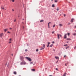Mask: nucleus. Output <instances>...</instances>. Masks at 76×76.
I'll list each match as a JSON object with an SVG mask.
<instances>
[{
    "mask_svg": "<svg viewBox=\"0 0 76 76\" xmlns=\"http://www.w3.org/2000/svg\"><path fill=\"white\" fill-rule=\"evenodd\" d=\"M45 46L44 44L43 45V47H41V48H40V50H43L45 48Z\"/></svg>",
    "mask_w": 76,
    "mask_h": 76,
    "instance_id": "nucleus-1",
    "label": "nucleus"
},
{
    "mask_svg": "<svg viewBox=\"0 0 76 76\" xmlns=\"http://www.w3.org/2000/svg\"><path fill=\"white\" fill-rule=\"evenodd\" d=\"M26 59H27V60H28L29 61H31L32 60H31V58H30L26 57Z\"/></svg>",
    "mask_w": 76,
    "mask_h": 76,
    "instance_id": "nucleus-2",
    "label": "nucleus"
},
{
    "mask_svg": "<svg viewBox=\"0 0 76 76\" xmlns=\"http://www.w3.org/2000/svg\"><path fill=\"white\" fill-rule=\"evenodd\" d=\"M57 36L58 39H60V37H61V34L59 35L58 34H57Z\"/></svg>",
    "mask_w": 76,
    "mask_h": 76,
    "instance_id": "nucleus-3",
    "label": "nucleus"
},
{
    "mask_svg": "<svg viewBox=\"0 0 76 76\" xmlns=\"http://www.w3.org/2000/svg\"><path fill=\"white\" fill-rule=\"evenodd\" d=\"M26 64V62H22L20 63L21 65H22L23 64L25 65Z\"/></svg>",
    "mask_w": 76,
    "mask_h": 76,
    "instance_id": "nucleus-4",
    "label": "nucleus"
},
{
    "mask_svg": "<svg viewBox=\"0 0 76 76\" xmlns=\"http://www.w3.org/2000/svg\"><path fill=\"white\" fill-rule=\"evenodd\" d=\"M20 60L21 61H22L23 60V56H20Z\"/></svg>",
    "mask_w": 76,
    "mask_h": 76,
    "instance_id": "nucleus-5",
    "label": "nucleus"
},
{
    "mask_svg": "<svg viewBox=\"0 0 76 76\" xmlns=\"http://www.w3.org/2000/svg\"><path fill=\"white\" fill-rule=\"evenodd\" d=\"M50 23H51V22H49L48 24V28H50V24H50Z\"/></svg>",
    "mask_w": 76,
    "mask_h": 76,
    "instance_id": "nucleus-6",
    "label": "nucleus"
},
{
    "mask_svg": "<svg viewBox=\"0 0 76 76\" xmlns=\"http://www.w3.org/2000/svg\"><path fill=\"white\" fill-rule=\"evenodd\" d=\"M66 35H67L66 34H65L64 36V38H66L67 36H66Z\"/></svg>",
    "mask_w": 76,
    "mask_h": 76,
    "instance_id": "nucleus-7",
    "label": "nucleus"
},
{
    "mask_svg": "<svg viewBox=\"0 0 76 76\" xmlns=\"http://www.w3.org/2000/svg\"><path fill=\"white\" fill-rule=\"evenodd\" d=\"M0 36L1 37H2V36H3V34L2 33L1 34H0Z\"/></svg>",
    "mask_w": 76,
    "mask_h": 76,
    "instance_id": "nucleus-8",
    "label": "nucleus"
},
{
    "mask_svg": "<svg viewBox=\"0 0 76 76\" xmlns=\"http://www.w3.org/2000/svg\"><path fill=\"white\" fill-rule=\"evenodd\" d=\"M1 8L2 9H3V10H4V7L3 6H1Z\"/></svg>",
    "mask_w": 76,
    "mask_h": 76,
    "instance_id": "nucleus-9",
    "label": "nucleus"
},
{
    "mask_svg": "<svg viewBox=\"0 0 76 76\" xmlns=\"http://www.w3.org/2000/svg\"><path fill=\"white\" fill-rule=\"evenodd\" d=\"M59 26H63V25L61 23L59 24Z\"/></svg>",
    "mask_w": 76,
    "mask_h": 76,
    "instance_id": "nucleus-10",
    "label": "nucleus"
},
{
    "mask_svg": "<svg viewBox=\"0 0 76 76\" xmlns=\"http://www.w3.org/2000/svg\"><path fill=\"white\" fill-rule=\"evenodd\" d=\"M73 20H74V19L72 18L71 19V22H73Z\"/></svg>",
    "mask_w": 76,
    "mask_h": 76,
    "instance_id": "nucleus-11",
    "label": "nucleus"
},
{
    "mask_svg": "<svg viewBox=\"0 0 76 76\" xmlns=\"http://www.w3.org/2000/svg\"><path fill=\"white\" fill-rule=\"evenodd\" d=\"M7 31H8V29L7 28L5 29L4 30V31L5 32H6Z\"/></svg>",
    "mask_w": 76,
    "mask_h": 76,
    "instance_id": "nucleus-12",
    "label": "nucleus"
},
{
    "mask_svg": "<svg viewBox=\"0 0 76 76\" xmlns=\"http://www.w3.org/2000/svg\"><path fill=\"white\" fill-rule=\"evenodd\" d=\"M55 58H56V59H59V58H58V56H56L55 57Z\"/></svg>",
    "mask_w": 76,
    "mask_h": 76,
    "instance_id": "nucleus-13",
    "label": "nucleus"
},
{
    "mask_svg": "<svg viewBox=\"0 0 76 76\" xmlns=\"http://www.w3.org/2000/svg\"><path fill=\"white\" fill-rule=\"evenodd\" d=\"M50 44V42H48V45H47V47H49V45Z\"/></svg>",
    "mask_w": 76,
    "mask_h": 76,
    "instance_id": "nucleus-14",
    "label": "nucleus"
},
{
    "mask_svg": "<svg viewBox=\"0 0 76 76\" xmlns=\"http://www.w3.org/2000/svg\"><path fill=\"white\" fill-rule=\"evenodd\" d=\"M67 40H68L69 41H70L71 40V39H70V38H68L66 39Z\"/></svg>",
    "mask_w": 76,
    "mask_h": 76,
    "instance_id": "nucleus-15",
    "label": "nucleus"
},
{
    "mask_svg": "<svg viewBox=\"0 0 76 76\" xmlns=\"http://www.w3.org/2000/svg\"><path fill=\"white\" fill-rule=\"evenodd\" d=\"M66 73H65L62 76H66Z\"/></svg>",
    "mask_w": 76,
    "mask_h": 76,
    "instance_id": "nucleus-16",
    "label": "nucleus"
},
{
    "mask_svg": "<svg viewBox=\"0 0 76 76\" xmlns=\"http://www.w3.org/2000/svg\"><path fill=\"white\" fill-rule=\"evenodd\" d=\"M31 70H32V71H33V72H34V71H35V69H31Z\"/></svg>",
    "mask_w": 76,
    "mask_h": 76,
    "instance_id": "nucleus-17",
    "label": "nucleus"
},
{
    "mask_svg": "<svg viewBox=\"0 0 76 76\" xmlns=\"http://www.w3.org/2000/svg\"><path fill=\"white\" fill-rule=\"evenodd\" d=\"M52 7H55V6L54 5V4H53Z\"/></svg>",
    "mask_w": 76,
    "mask_h": 76,
    "instance_id": "nucleus-18",
    "label": "nucleus"
},
{
    "mask_svg": "<svg viewBox=\"0 0 76 76\" xmlns=\"http://www.w3.org/2000/svg\"><path fill=\"white\" fill-rule=\"evenodd\" d=\"M53 45L51 44L49 46V47H53Z\"/></svg>",
    "mask_w": 76,
    "mask_h": 76,
    "instance_id": "nucleus-19",
    "label": "nucleus"
},
{
    "mask_svg": "<svg viewBox=\"0 0 76 76\" xmlns=\"http://www.w3.org/2000/svg\"><path fill=\"white\" fill-rule=\"evenodd\" d=\"M14 75H16L17 73H16V72H14Z\"/></svg>",
    "mask_w": 76,
    "mask_h": 76,
    "instance_id": "nucleus-20",
    "label": "nucleus"
},
{
    "mask_svg": "<svg viewBox=\"0 0 76 76\" xmlns=\"http://www.w3.org/2000/svg\"><path fill=\"white\" fill-rule=\"evenodd\" d=\"M40 22H44V20H41L40 21Z\"/></svg>",
    "mask_w": 76,
    "mask_h": 76,
    "instance_id": "nucleus-21",
    "label": "nucleus"
},
{
    "mask_svg": "<svg viewBox=\"0 0 76 76\" xmlns=\"http://www.w3.org/2000/svg\"><path fill=\"white\" fill-rule=\"evenodd\" d=\"M64 47H67V45L66 44V45H64Z\"/></svg>",
    "mask_w": 76,
    "mask_h": 76,
    "instance_id": "nucleus-22",
    "label": "nucleus"
},
{
    "mask_svg": "<svg viewBox=\"0 0 76 76\" xmlns=\"http://www.w3.org/2000/svg\"><path fill=\"white\" fill-rule=\"evenodd\" d=\"M57 1H57V0H55V3H57Z\"/></svg>",
    "mask_w": 76,
    "mask_h": 76,
    "instance_id": "nucleus-23",
    "label": "nucleus"
},
{
    "mask_svg": "<svg viewBox=\"0 0 76 76\" xmlns=\"http://www.w3.org/2000/svg\"><path fill=\"white\" fill-rule=\"evenodd\" d=\"M73 35H76V33H74L73 34Z\"/></svg>",
    "mask_w": 76,
    "mask_h": 76,
    "instance_id": "nucleus-24",
    "label": "nucleus"
},
{
    "mask_svg": "<svg viewBox=\"0 0 76 76\" xmlns=\"http://www.w3.org/2000/svg\"><path fill=\"white\" fill-rule=\"evenodd\" d=\"M55 26H56V25H53V28H54V27H55Z\"/></svg>",
    "mask_w": 76,
    "mask_h": 76,
    "instance_id": "nucleus-25",
    "label": "nucleus"
},
{
    "mask_svg": "<svg viewBox=\"0 0 76 76\" xmlns=\"http://www.w3.org/2000/svg\"><path fill=\"white\" fill-rule=\"evenodd\" d=\"M68 36H69V35H70V33H68Z\"/></svg>",
    "mask_w": 76,
    "mask_h": 76,
    "instance_id": "nucleus-26",
    "label": "nucleus"
},
{
    "mask_svg": "<svg viewBox=\"0 0 76 76\" xmlns=\"http://www.w3.org/2000/svg\"><path fill=\"white\" fill-rule=\"evenodd\" d=\"M11 1L12 2H14L15 1V0H11Z\"/></svg>",
    "mask_w": 76,
    "mask_h": 76,
    "instance_id": "nucleus-27",
    "label": "nucleus"
},
{
    "mask_svg": "<svg viewBox=\"0 0 76 76\" xmlns=\"http://www.w3.org/2000/svg\"><path fill=\"white\" fill-rule=\"evenodd\" d=\"M52 44H54V42L53 41L52 42Z\"/></svg>",
    "mask_w": 76,
    "mask_h": 76,
    "instance_id": "nucleus-28",
    "label": "nucleus"
},
{
    "mask_svg": "<svg viewBox=\"0 0 76 76\" xmlns=\"http://www.w3.org/2000/svg\"><path fill=\"white\" fill-rule=\"evenodd\" d=\"M36 51H38V49H37L36 50Z\"/></svg>",
    "mask_w": 76,
    "mask_h": 76,
    "instance_id": "nucleus-29",
    "label": "nucleus"
},
{
    "mask_svg": "<svg viewBox=\"0 0 76 76\" xmlns=\"http://www.w3.org/2000/svg\"><path fill=\"white\" fill-rule=\"evenodd\" d=\"M57 11H58V10H59V9H58H58H57Z\"/></svg>",
    "mask_w": 76,
    "mask_h": 76,
    "instance_id": "nucleus-30",
    "label": "nucleus"
},
{
    "mask_svg": "<svg viewBox=\"0 0 76 76\" xmlns=\"http://www.w3.org/2000/svg\"><path fill=\"white\" fill-rule=\"evenodd\" d=\"M56 70H58V68H56Z\"/></svg>",
    "mask_w": 76,
    "mask_h": 76,
    "instance_id": "nucleus-31",
    "label": "nucleus"
},
{
    "mask_svg": "<svg viewBox=\"0 0 76 76\" xmlns=\"http://www.w3.org/2000/svg\"><path fill=\"white\" fill-rule=\"evenodd\" d=\"M12 12H14V11H15V10H13V9H12Z\"/></svg>",
    "mask_w": 76,
    "mask_h": 76,
    "instance_id": "nucleus-32",
    "label": "nucleus"
},
{
    "mask_svg": "<svg viewBox=\"0 0 76 76\" xmlns=\"http://www.w3.org/2000/svg\"><path fill=\"white\" fill-rule=\"evenodd\" d=\"M7 33H9V34H10V32H9V31H8Z\"/></svg>",
    "mask_w": 76,
    "mask_h": 76,
    "instance_id": "nucleus-33",
    "label": "nucleus"
},
{
    "mask_svg": "<svg viewBox=\"0 0 76 76\" xmlns=\"http://www.w3.org/2000/svg\"><path fill=\"white\" fill-rule=\"evenodd\" d=\"M33 64V62H31V63H30V64Z\"/></svg>",
    "mask_w": 76,
    "mask_h": 76,
    "instance_id": "nucleus-34",
    "label": "nucleus"
},
{
    "mask_svg": "<svg viewBox=\"0 0 76 76\" xmlns=\"http://www.w3.org/2000/svg\"><path fill=\"white\" fill-rule=\"evenodd\" d=\"M52 33V34H54V31H53Z\"/></svg>",
    "mask_w": 76,
    "mask_h": 76,
    "instance_id": "nucleus-35",
    "label": "nucleus"
},
{
    "mask_svg": "<svg viewBox=\"0 0 76 76\" xmlns=\"http://www.w3.org/2000/svg\"><path fill=\"white\" fill-rule=\"evenodd\" d=\"M25 50L26 51H28V50L26 49V50Z\"/></svg>",
    "mask_w": 76,
    "mask_h": 76,
    "instance_id": "nucleus-36",
    "label": "nucleus"
},
{
    "mask_svg": "<svg viewBox=\"0 0 76 76\" xmlns=\"http://www.w3.org/2000/svg\"><path fill=\"white\" fill-rule=\"evenodd\" d=\"M12 40V39H9V41H11Z\"/></svg>",
    "mask_w": 76,
    "mask_h": 76,
    "instance_id": "nucleus-37",
    "label": "nucleus"
},
{
    "mask_svg": "<svg viewBox=\"0 0 76 76\" xmlns=\"http://www.w3.org/2000/svg\"><path fill=\"white\" fill-rule=\"evenodd\" d=\"M66 64H67L66 63L65 64V66H67V65Z\"/></svg>",
    "mask_w": 76,
    "mask_h": 76,
    "instance_id": "nucleus-38",
    "label": "nucleus"
},
{
    "mask_svg": "<svg viewBox=\"0 0 76 76\" xmlns=\"http://www.w3.org/2000/svg\"><path fill=\"white\" fill-rule=\"evenodd\" d=\"M9 44H10V43H11V42H9Z\"/></svg>",
    "mask_w": 76,
    "mask_h": 76,
    "instance_id": "nucleus-39",
    "label": "nucleus"
},
{
    "mask_svg": "<svg viewBox=\"0 0 76 76\" xmlns=\"http://www.w3.org/2000/svg\"><path fill=\"white\" fill-rule=\"evenodd\" d=\"M76 46H75V47L74 48L75 49H76Z\"/></svg>",
    "mask_w": 76,
    "mask_h": 76,
    "instance_id": "nucleus-40",
    "label": "nucleus"
},
{
    "mask_svg": "<svg viewBox=\"0 0 76 76\" xmlns=\"http://www.w3.org/2000/svg\"><path fill=\"white\" fill-rule=\"evenodd\" d=\"M14 22H16V19H15L14 20Z\"/></svg>",
    "mask_w": 76,
    "mask_h": 76,
    "instance_id": "nucleus-41",
    "label": "nucleus"
},
{
    "mask_svg": "<svg viewBox=\"0 0 76 76\" xmlns=\"http://www.w3.org/2000/svg\"><path fill=\"white\" fill-rule=\"evenodd\" d=\"M64 57H66V56L65 55V56H64Z\"/></svg>",
    "mask_w": 76,
    "mask_h": 76,
    "instance_id": "nucleus-42",
    "label": "nucleus"
},
{
    "mask_svg": "<svg viewBox=\"0 0 76 76\" xmlns=\"http://www.w3.org/2000/svg\"><path fill=\"white\" fill-rule=\"evenodd\" d=\"M69 48V47H67L66 48V49H67V48Z\"/></svg>",
    "mask_w": 76,
    "mask_h": 76,
    "instance_id": "nucleus-43",
    "label": "nucleus"
},
{
    "mask_svg": "<svg viewBox=\"0 0 76 76\" xmlns=\"http://www.w3.org/2000/svg\"><path fill=\"white\" fill-rule=\"evenodd\" d=\"M64 17L66 16V15L64 14Z\"/></svg>",
    "mask_w": 76,
    "mask_h": 76,
    "instance_id": "nucleus-44",
    "label": "nucleus"
},
{
    "mask_svg": "<svg viewBox=\"0 0 76 76\" xmlns=\"http://www.w3.org/2000/svg\"><path fill=\"white\" fill-rule=\"evenodd\" d=\"M75 28H76V26H75Z\"/></svg>",
    "mask_w": 76,
    "mask_h": 76,
    "instance_id": "nucleus-45",
    "label": "nucleus"
},
{
    "mask_svg": "<svg viewBox=\"0 0 76 76\" xmlns=\"http://www.w3.org/2000/svg\"><path fill=\"white\" fill-rule=\"evenodd\" d=\"M69 42H67L66 43H68Z\"/></svg>",
    "mask_w": 76,
    "mask_h": 76,
    "instance_id": "nucleus-46",
    "label": "nucleus"
},
{
    "mask_svg": "<svg viewBox=\"0 0 76 76\" xmlns=\"http://www.w3.org/2000/svg\"><path fill=\"white\" fill-rule=\"evenodd\" d=\"M23 20H24V19H23Z\"/></svg>",
    "mask_w": 76,
    "mask_h": 76,
    "instance_id": "nucleus-47",
    "label": "nucleus"
},
{
    "mask_svg": "<svg viewBox=\"0 0 76 76\" xmlns=\"http://www.w3.org/2000/svg\"><path fill=\"white\" fill-rule=\"evenodd\" d=\"M23 28H24V27L23 26Z\"/></svg>",
    "mask_w": 76,
    "mask_h": 76,
    "instance_id": "nucleus-48",
    "label": "nucleus"
},
{
    "mask_svg": "<svg viewBox=\"0 0 76 76\" xmlns=\"http://www.w3.org/2000/svg\"><path fill=\"white\" fill-rule=\"evenodd\" d=\"M10 29H12V28H10Z\"/></svg>",
    "mask_w": 76,
    "mask_h": 76,
    "instance_id": "nucleus-49",
    "label": "nucleus"
},
{
    "mask_svg": "<svg viewBox=\"0 0 76 76\" xmlns=\"http://www.w3.org/2000/svg\"><path fill=\"white\" fill-rule=\"evenodd\" d=\"M52 1H53V0H52Z\"/></svg>",
    "mask_w": 76,
    "mask_h": 76,
    "instance_id": "nucleus-50",
    "label": "nucleus"
},
{
    "mask_svg": "<svg viewBox=\"0 0 76 76\" xmlns=\"http://www.w3.org/2000/svg\"><path fill=\"white\" fill-rule=\"evenodd\" d=\"M12 56H13V54H12Z\"/></svg>",
    "mask_w": 76,
    "mask_h": 76,
    "instance_id": "nucleus-51",
    "label": "nucleus"
},
{
    "mask_svg": "<svg viewBox=\"0 0 76 76\" xmlns=\"http://www.w3.org/2000/svg\"><path fill=\"white\" fill-rule=\"evenodd\" d=\"M75 32H76V30L75 31Z\"/></svg>",
    "mask_w": 76,
    "mask_h": 76,
    "instance_id": "nucleus-52",
    "label": "nucleus"
},
{
    "mask_svg": "<svg viewBox=\"0 0 76 76\" xmlns=\"http://www.w3.org/2000/svg\"><path fill=\"white\" fill-rule=\"evenodd\" d=\"M5 10H6V9H5Z\"/></svg>",
    "mask_w": 76,
    "mask_h": 76,
    "instance_id": "nucleus-53",
    "label": "nucleus"
}]
</instances>
